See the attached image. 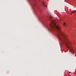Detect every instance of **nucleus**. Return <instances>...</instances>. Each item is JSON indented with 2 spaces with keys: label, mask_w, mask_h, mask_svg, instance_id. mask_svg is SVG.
I'll use <instances>...</instances> for the list:
<instances>
[{
  "label": "nucleus",
  "mask_w": 76,
  "mask_h": 76,
  "mask_svg": "<svg viewBox=\"0 0 76 76\" xmlns=\"http://www.w3.org/2000/svg\"><path fill=\"white\" fill-rule=\"evenodd\" d=\"M50 20L51 22V23L50 24V28H51L52 29H54H54H57V30L59 31L57 35L58 38L61 41H62L63 42L66 46L69 49L70 52H71L72 54H73V53H74V51H73V49H70V47H69V45H68L69 43L66 41L67 39V36H66V35L63 34L61 31V28L60 27L56 25V23H55L54 21L52 19H50Z\"/></svg>",
  "instance_id": "obj_1"
},
{
  "label": "nucleus",
  "mask_w": 76,
  "mask_h": 76,
  "mask_svg": "<svg viewBox=\"0 0 76 76\" xmlns=\"http://www.w3.org/2000/svg\"><path fill=\"white\" fill-rule=\"evenodd\" d=\"M73 54H74V53H73Z\"/></svg>",
  "instance_id": "obj_7"
},
{
  "label": "nucleus",
  "mask_w": 76,
  "mask_h": 76,
  "mask_svg": "<svg viewBox=\"0 0 76 76\" xmlns=\"http://www.w3.org/2000/svg\"><path fill=\"white\" fill-rule=\"evenodd\" d=\"M45 6V7H47V6Z\"/></svg>",
  "instance_id": "obj_4"
},
{
  "label": "nucleus",
  "mask_w": 76,
  "mask_h": 76,
  "mask_svg": "<svg viewBox=\"0 0 76 76\" xmlns=\"http://www.w3.org/2000/svg\"><path fill=\"white\" fill-rule=\"evenodd\" d=\"M69 73H70L71 72H69Z\"/></svg>",
  "instance_id": "obj_5"
},
{
  "label": "nucleus",
  "mask_w": 76,
  "mask_h": 76,
  "mask_svg": "<svg viewBox=\"0 0 76 76\" xmlns=\"http://www.w3.org/2000/svg\"><path fill=\"white\" fill-rule=\"evenodd\" d=\"M75 12H76V11H72V13H75Z\"/></svg>",
  "instance_id": "obj_3"
},
{
  "label": "nucleus",
  "mask_w": 76,
  "mask_h": 76,
  "mask_svg": "<svg viewBox=\"0 0 76 76\" xmlns=\"http://www.w3.org/2000/svg\"><path fill=\"white\" fill-rule=\"evenodd\" d=\"M43 3H44V2H43Z\"/></svg>",
  "instance_id": "obj_6"
},
{
  "label": "nucleus",
  "mask_w": 76,
  "mask_h": 76,
  "mask_svg": "<svg viewBox=\"0 0 76 76\" xmlns=\"http://www.w3.org/2000/svg\"><path fill=\"white\" fill-rule=\"evenodd\" d=\"M64 26H66V22H64V24H63Z\"/></svg>",
  "instance_id": "obj_2"
}]
</instances>
